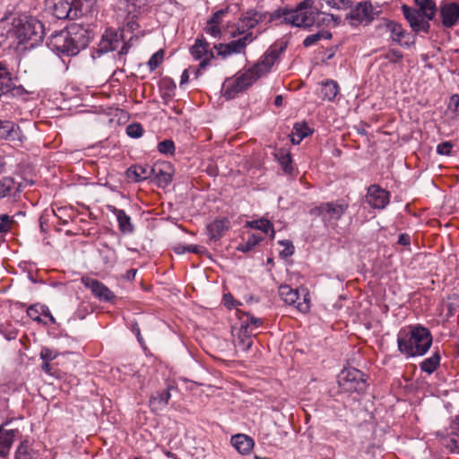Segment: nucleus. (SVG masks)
Returning a JSON list of instances; mask_svg holds the SVG:
<instances>
[{
	"instance_id": "1",
	"label": "nucleus",
	"mask_w": 459,
	"mask_h": 459,
	"mask_svg": "<svg viewBox=\"0 0 459 459\" xmlns=\"http://www.w3.org/2000/svg\"><path fill=\"white\" fill-rule=\"evenodd\" d=\"M43 38V24L32 16L8 13L0 18V44L34 48Z\"/></svg>"
},
{
	"instance_id": "2",
	"label": "nucleus",
	"mask_w": 459,
	"mask_h": 459,
	"mask_svg": "<svg viewBox=\"0 0 459 459\" xmlns=\"http://www.w3.org/2000/svg\"><path fill=\"white\" fill-rule=\"evenodd\" d=\"M432 336L430 332L422 326L410 327L399 333L397 344L399 351L407 357L421 356L430 348Z\"/></svg>"
},
{
	"instance_id": "3",
	"label": "nucleus",
	"mask_w": 459,
	"mask_h": 459,
	"mask_svg": "<svg viewBox=\"0 0 459 459\" xmlns=\"http://www.w3.org/2000/svg\"><path fill=\"white\" fill-rule=\"evenodd\" d=\"M84 30L73 26L53 33L48 39V46L55 51L67 56H75L81 48L87 46L84 39Z\"/></svg>"
},
{
	"instance_id": "4",
	"label": "nucleus",
	"mask_w": 459,
	"mask_h": 459,
	"mask_svg": "<svg viewBox=\"0 0 459 459\" xmlns=\"http://www.w3.org/2000/svg\"><path fill=\"white\" fill-rule=\"evenodd\" d=\"M310 0H304L295 9H278L273 12L271 19H280L281 22L296 27H310L320 24L321 13L308 10Z\"/></svg>"
},
{
	"instance_id": "5",
	"label": "nucleus",
	"mask_w": 459,
	"mask_h": 459,
	"mask_svg": "<svg viewBox=\"0 0 459 459\" xmlns=\"http://www.w3.org/2000/svg\"><path fill=\"white\" fill-rule=\"evenodd\" d=\"M414 1L420 9H412L403 4L402 6L403 13L415 32H427L429 29V22L434 18L436 13V4L432 0Z\"/></svg>"
},
{
	"instance_id": "6",
	"label": "nucleus",
	"mask_w": 459,
	"mask_h": 459,
	"mask_svg": "<svg viewBox=\"0 0 459 459\" xmlns=\"http://www.w3.org/2000/svg\"><path fill=\"white\" fill-rule=\"evenodd\" d=\"M349 204L344 200L322 203L311 210V214L321 218L326 227L333 229L338 226V221L347 212Z\"/></svg>"
},
{
	"instance_id": "7",
	"label": "nucleus",
	"mask_w": 459,
	"mask_h": 459,
	"mask_svg": "<svg viewBox=\"0 0 459 459\" xmlns=\"http://www.w3.org/2000/svg\"><path fill=\"white\" fill-rule=\"evenodd\" d=\"M339 386L347 393H362L367 388L364 374L354 368L343 369L339 375Z\"/></svg>"
},
{
	"instance_id": "8",
	"label": "nucleus",
	"mask_w": 459,
	"mask_h": 459,
	"mask_svg": "<svg viewBox=\"0 0 459 459\" xmlns=\"http://www.w3.org/2000/svg\"><path fill=\"white\" fill-rule=\"evenodd\" d=\"M279 295L286 304L295 306L302 313L307 312L310 308V300L306 289L299 290L289 285H281L279 288Z\"/></svg>"
},
{
	"instance_id": "9",
	"label": "nucleus",
	"mask_w": 459,
	"mask_h": 459,
	"mask_svg": "<svg viewBox=\"0 0 459 459\" xmlns=\"http://www.w3.org/2000/svg\"><path fill=\"white\" fill-rule=\"evenodd\" d=\"M285 48L286 45L283 43L272 45L263 55L260 61L250 68V71L257 76V79L266 74Z\"/></svg>"
},
{
	"instance_id": "10",
	"label": "nucleus",
	"mask_w": 459,
	"mask_h": 459,
	"mask_svg": "<svg viewBox=\"0 0 459 459\" xmlns=\"http://www.w3.org/2000/svg\"><path fill=\"white\" fill-rule=\"evenodd\" d=\"M257 80V76L248 69L234 81L227 82L224 86L223 96L228 99H234L239 92H242L251 86Z\"/></svg>"
},
{
	"instance_id": "11",
	"label": "nucleus",
	"mask_w": 459,
	"mask_h": 459,
	"mask_svg": "<svg viewBox=\"0 0 459 459\" xmlns=\"http://www.w3.org/2000/svg\"><path fill=\"white\" fill-rule=\"evenodd\" d=\"M256 37L257 35H254L253 32H247L238 39L232 40L227 44L214 45V48L217 49L218 55L223 57L231 54H239L243 52L246 47L252 43Z\"/></svg>"
},
{
	"instance_id": "12",
	"label": "nucleus",
	"mask_w": 459,
	"mask_h": 459,
	"mask_svg": "<svg viewBox=\"0 0 459 459\" xmlns=\"http://www.w3.org/2000/svg\"><path fill=\"white\" fill-rule=\"evenodd\" d=\"M350 9L347 18L351 20L352 25L369 23L374 19L373 6L370 2L361 1Z\"/></svg>"
},
{
	"instance_id": "13",
	"label": "nucleus",
	"mask_w": 459,
	"mask_h": 459,
	"mask_svg": "<svg viewBox=\"0 0 459 459\" xmlns=\"http://www.w3.org/2000/svg\"><path fill=\"white\" fill-rule=\"evenodd\" d=\"M255 333L249 330V325H240L239 327H233V344L237 351L246 352L253 345V336Z\"/></svg>"
},
{
	"instance_id": "14",
	"label": "nucleus",
	"mask_w": 459,
	"mask_h": 459,
	"mask_svg": "<svg viewBox=\"0 0 459 459\" xmlns=\"http://www.w3.org/2000/svg\"><path fill=\"white\" fill-rule=\"evenodd\" d=\"M190 51L195 59H202L197 74H199L200 70L205 68L210 61L214 58L213 52L210 49L209 44L204 37L196 39L195 45L191 48Z\"/></svg>"
},
{
	"instance_id": "15",
	"label": "nucleus",
	"mask_w": 459,
	"mask_h": 459,
	"mask_svg": "<svg viewBox=\"0 0 459 459\" xmlns=\"http://www.w3.org/2000/svg\"><path fill=\"white\" fill-rule=\"evenodd\" d=\"M366 202L373 208L384 209L389 203V193L377 185L368 187Z\"/></svg>"
},
{
	"instance_id": "16",
	"label": "nucleus",
	"mask_w": 459,
	"mask_h": 459,
	"mask_svg": "<svg viewBox=\"0 0 459 459\" xmlns=\"http://www.w3.org/2000/svg\"><path fill=\"white\" fill-rule=\"evenodd\" d=\"M82 282L86 288L91 290L95 297L100 300L110 301L115 298L113 292L102 282L96 279L82 277Z\"/></svg>"
},
{
	"instance_id": "17",
	"label": "nucleus",
	"mask_w": 459,
	"mask_h": 459,
	"mask_svg": "<svg viewBox=\"0 0 459 459\" xmlns=\"http://www.w3.org/2000/svg\"><path fill=\"white\" fill-rule=\"evenodd\" d=\"M442 24L446 28L454 27L459 21V4L447 3L440 6Z\"/></svg>"
},
{
	"instance_id": "18",
	"label": "nucleus",
	"mask_w": 459,
	"mask_h": 459,
	"mask_svg": "<svg viewBox=\"0 0 459 459\" xmlns=\"http://www.w3.org/2000/svg\"><path fill=\"white\" fill-rule=\"evenodd\" d=\"M262 20V14L254 12H247L237 23V30L234 36L242 35L249 32L254 29Z\"/></svg>"
},
{
	"instance_id": "19",
	"label": "nucleus",
	"mask_w": 459,
	"mask_h": 459,
	"mask_svg": "<svg viewBox=\"0 0 459 459\" xmlns=\"http://www.w3.org/2000/svg\"><path fill=\"white\" fill-rule=\"evenodd\" d=\"M17 429H7L4 425L0 426V459H5L18 434Z\"/></svg>"
},
{
	"instance_id": "20",
	"label": "nucleus",
	"mask_w": 459,
	"mask_h": 459,
	"mask_svg": "<svg viewBox=\"0 0 459 459\" xmlns=\"http://www.w3.org/2000/svg\"><path fill=\"white\" fill-rule=\"evenodd\" d=\"M230 221L227 218L216 219L206 227L210 241H218L230 228Z\"/></svg>"
},
{
	"instance_id": "21",
	"label": "nucleus",
	"mask_w": 459,
	"mask_h": 459,
	"mask_svg": "<svg viewBox=\"0 0 459 459\" xmlns=\"http://www.w3.org/2000/svg\"><path fill=\"white\" fill-rule=\"evenodd\" d=\"M0 138L22 142L24 135L20 127L10 121H0Z\"/></svg>"
},
{
	"instance_id": "22",
	"label": "nucleus",
	"mask_w": 459,
	"mask_h": 459,
	"mask_svg": "<svg viewBox=\"0 0 459 459\" xmlns=\"http://www.w3.org/2000/svg\"><path fill=\"white\" fill-rule=\"evenodd\" d=\"M126 176L135 182L143 181L152 178V167L148 165H134L127 169Z\"/></svg>"
},
{
	"instance_id": "23",
	"label": "nucleus",
	"mask_w": 459,
	"mask_h": 459,
	"mask_svg": "<svg viewBox=\"0 0 459 459\" xmlns=\"http://www.w3.org/2000/svg\"><path fill=\"white\" fill-rule=\"evenodd\" d=\"M231 444L242 455L249 454L254 447V440L245 434L233 436L231 437Z\"/></svg>"
},
{
	"instance_id": "24",
	"label": "nucleus",
	"mask_w": 459,
	"mask_h": 459,
	"mask_svg": "<svg viewBox=\"0 0 459 459\" xmlns=\"http://www.w3.org/2000/svg\"><path fill=\"white\" fill-rule=\"evenodd\" d=\"M168 164H155L152 167L151 179L156 180L159 186H167L171 181V174L166 170Z\"/></svg>"
},
{
	"instance_id": "25",
	"label": "nucleus",
	"mask_w": 459,
	"mask_h": 459,
	"mask_svg": "<svg viewBox=\"0 0 459 459\" xmlns=\"http://www.w3.org/2000/svg\"><path fill=\"white\" fill-rule=\"evenodd\" d=\"M113 213L116 215L119 230L124 234H131L134 231V225L132 224L131 218L124 210L113 207Z\"/></svg>"
},
{
	"instance_id": "26",
	"label": "nucleus",
	"mask_w": 459,
	"mask_h": 459,
	"mask_svg": "<svg viewBox=\"0 0 459 459\" xmlns=\"http://www.w3.org/2000/svg\"><path fill=\"white\" fill-rule=\"evenodd\" d=\"M170 386L162 392H157L150 399V405L153 411L162 410L169 403L170 394Z\"/></svg>"
},
{
	"instance_id": "27",
	"label": "nucleus",
	"mask_w": 459,
	"mask_h": 459,
	"mask_svg": "<svg viewBox=\"0 0 459 459\" xmlns=\"http://www.w3.org/2000/svg\"><path fill=\"white\" fill-rule=\"evenodd\" d=\"M386 29L389 30L391 38L393 41L396 42L397 44L403 46L406 45L408 46V42H403V39L406 36L405 30L403 29L402 25L399 23H396L393 21H389L386 22Z\"/></svg>"
},
{
	"instance_id": "28",
	"label": "nucleus",
	"mask_w": 459,
	"mask_h": 459,
	"mask_svg": "<svg viewBox=\"0 0 459 459\" xmlns=\"http://www.w3.org/2000/svg\"><path fill=\"white\" fill-rule=\"evenodd\" d=\"M310 134L311 130L305 123H296L290 134V141L293 144H299Z\"/></svg>"
},
{
	"instance_id": "29",
	"label": "nucleus",
	"mask_w": 459,
	"mask_h": 459,
	"mask_svg": "<svg viewBox=\"0 0 459 459\" xmlns=\"http://www.w3.org/2000/svg\"><path fill=\"white\" fill-rule=\"evenodd\" d=\"M339 92V86L336 82L333 80H327L322 82L321 85V95L324 100L329 101L333 100Z\"/></svg>"
},
{
	"instance_id": "30",
	"label": "nucleus",
	"mask_w": 459,
	"mask_h": 459,
	"mask_svg": "<svg viewBox=\"0 0 459 459\" xmlns=\"http://www.w3.org/2000/svg\"><path fill=\"white\" fill-rule=\"evenodd\" d=\"M247 226L249 228L259 230L264 233H268L269 231H271V238H274L275 232L273 230V226L268 220L260 219L256 221H247Z\"/></svg>"
},
{
	"instance_id": "31",
	"label": "nucleus",
	"mask_w": 459,
	"mask_h": 459,
	"mask_svg": "<svg viewBox=\"0 0 459 459\" xmlns=\"http://www.w3.org/2000/svg\"><path fill=\"white\" fill-rule=\"evenodd\" d=\"M439 355L437 353H434L431 357L425 359L420 363V368L423 371L431 374L437 369V366L439 365Z\"/></svg>"
},
{
	"instance_id": "32",
	"label": "nucleus",
	"mask_w": 459,
	"mask_h": 459,
	"mask_svg": "<svg viewBox=\"0 0 459 459\" xmlns=\"http://www.w3.org/2000/svg\"><path fill=\"white\" fill-rule=\"evenodd\" d=\"M332 38V34L327 30H322L315 34L308 35L303 41V45L306 48L313 46L316 44L322 39H330Z\"/></svg>"
},
{
	"instance_id": "33",
	"label": "nucleus",
	"mask_w": 459,
	"mask_h": 459,
	"mask_svg": "<svg viewBox=\"0 0 459 459\" xmlns=\"http://www.w3.org/2000/svg\"><path fill=\"white\" fill-rule=\"evenodd\" d=\"M0 86L4 91H11L13 82L10 73L6 67L0 63Z\"/></svg>"
},
{
	"instance_id": "34",
	"label": "nucleus",
	"mask_w": 459,
	"mask_h": 459,
	"mask_svg": "<svg viewBox=\"0 0 459 459\" xmlns=\"http://www.w3.org/2000/svg\"><path fill=\"white\" fill-rule=\"evenodd\" d=\"M263 240V238L258 235L252 234L249 236L248 239L240 244L237 249L243 253H247L252 250L259 242Z\"/></svg>"
},
{
	"instance_id": "35",
	"label": "nucleus",
	"mask_w": 459,
	"mask_h": 459,
	"mask_svg": "<svg viewBox=\"0 0 459 459\" xmlns=\"http://www.w3.org/2000/svg\"><path fill=\"white\" fill-rule=\"evenodd\" d=\"M14 186V180L11 177H4L0 180V199L6 197Z\"/></svg>"
},
{
	"instance_id": "36",
	"label": "nucleus",
	"mask_w": 459,
	"mask_h": 459,
	"mask_svg": "<svg viewBox=\"0 0 459 459\" xmlns=\"http://www.w3.org/2000/svg\"><path fill=\"white\" fill-rule=\"evenodd\" d=\"M280 165L281 166L283 171L287 174H290L292 170L291 167V158L290 153L281 152L276 155Z\"/></svg>"
},
{
	"instance_id": "37",
	"label": "nucleus",
	"mask_w": 459,
	"mask_h": 459,
	"mask_svg": "<svg viewBox=\"0 0 459 459\" xmlns=\"http://www.w3.org/2000/svg\"><path fill=\"white\" fill-rule=\"evenodd\" d=\"M164 56V51L159 50L154 53L147 63V65L151 71H154L162 62Z\"/></svg>"
},
{
	"instance_id": "38",
	"label": "nucleus",
	"mask_w": 459,
	"mask_h": 459,
	"mask_svg": "<svg viewBox=\"0 0 459 459\" xmlns=\"http://www.w3.org/2000/svg\"><path fill=\"white\" fill-rule=\"evenodd\" d=\"M327 5L336 10H347L351 8V0H325Z\"/></svg>"
},
{
	"instance_id": "39",
	"label": "nucleus",
	"mask_w": 459,
	"mask_h": 459,
	"mask_svg": "<svg viewBox=\"0 0 459 459\" xmlns=\"http://www.w3.org/2000/svg\"><path fill=\"white\" fill-rule=\"evenodd\" d=\"M158 151L163 154H173L175 145L172 140H164L158 144Z\"/></svg>"
},
{
	"instance_id": "40",
	"label": "nucleus",
	"mask_w": 459,
	"mask_h": 459,
	"mask_svg": "<svg viewBox=\"0 0 459 459\" xmlns=\"http://www.w3.org/2000/svg\"><path fill=\"white\" fill-rule=\"evenodd\" d=\"M41 308L42 306L40 305H32L30 307H28L27 314L32 320L37 322H42V319L40 317V316H42V314L40 313Z\"/></svg>"
},
{
	"instance_id": "41",
	"label": "nucleus",
	"mask_w": 459,
	"mask_h": 459,
	"mask_svg": "<svg viewBox=\"0 0 459 459\" xmlns=\"http://www.w3.org/2000/svg\"><path fill=\"white\" fill-rule=\"evenodd\" d=\"M16 459H30V448L27 441L20 444L16 451Z\"/></svg>"
},
{
	"instance_id": "42",
	"label": "nucleus",
	"mask_w": 459,
	"mask_h": 459,
	"mask_svg": "<svg viewBox=\"0 0 459 459\" xmlns=\"http://www.w3.org/2000/svg\"><path fill=\"white\" fill-rule=\"evenodd\" d=\"M126 134L132 138H138L143 134V127L140 124L127 126Z\"/></svg>"
},
{
	"instance_id": "43",
	"label": "nucleus",
	"mask_w": 459,
	"mask_h": 459,
	"mask_svg": "<svg viewBox=\"0 0 459 459\" xmlns=\"http://www.w3.org/2000/svg\"><path fill=\"white\" fill-rule=\"evenodd\" d=\"M279 244L284 247V249L281 251L280 255L283 257H288L293 255L294 246L290 240H281Z\"/></svg>"
},
{
	"instance_id": "44",
	"label": "nucleus",
	"mask_w": 459,
	"mask_h": 459,
	"mask_svg": "<svg viewBox=\"0 0 459 459\" xmlns=\"http://www.w3.org/2000/svg\"><path fill=\"white\" fill-rule=\"evenodd\" d=\"M453 148L451 142H443L437 146V152L440 155H449Z\"/></svg>"
},
{
	"instance_id": "45",
	"label": "nucleus",
	"mask_w": 459,
	"mask_h": 459,
	"mask_svg": "<svg viewBox=\"0 0 459 459\" xmlns=\"http://www.w3.org/2000/svg\"><path fill=\"white\" fill-rule=\"evenodd\" d=\"M456 422L458 425V429L452 435L447 443V446H450L452 449L459 450V417L456 418Z\"/></svg>"
},
{
	"instance_id": "46",
	"label": "nucleus",
	"mask_w": 459,
	"mask_h": 459,
	"mask_svg": "<svg viewBox=\"0 0 459 459\" xmlns=\"http://www.w3.org/2000/svg\"><path fill=\"white\" fill-rule=\"evenodd\" d=\"M448 108L456 116L459 115V95L454 94L451 96Z\"/></svg>"
},
{
	"instance_id": "47",
	"label": "nucleus",
	"mask_w": 459,
	"mask_h": 459,
	"mask_svg": "<svg viewBox=\"0 0 459 459\" xmlns=\"http://www.w3.org/2000/svg\"><path fill=\"white\" fill-rule=\"evenodd\" d=\"M247 324L249 325V330L253 332L255 328H257L262 324V321L260 318L247 316V320L243 321L241 325Z\"/></svg>"
},
{
	"instance_id": "48",
	"label": "nucleus",
	"mask_w": 459,
	"mask_h": 459,
	"mask_svg": "<svg viewBox=\"0 0 459 459\" xmlns=\"http://www.w3.org/2000/svg\"><path fill=\"white\" fill-rule=\"evenodd\" d=\"M385 58L390 62L396 63L402 60L403 55L400 51L392 49L386 53Z\"/></svg>"
},
{
	"instance_id": "49",
	"label": "nucleus",
	"mask_w": 459,
	"mask_h": 459,
	"mask_svg": "<svg viewBox=\"0 0 459 459\" xmlns=\"http://www.w3.org/2000/svg\"><path fill=\"white\" fill-rule=\"evenodd\" d=\"M40 357L44 360V362H49L50 360H53L54 359L56 358V353L51 351L50 349L44 348L40 352Z\"/></svg>"
},
{
	"instance_id": "50",
	"label": "nucleus",
	"mask_w": 459,
	"mask_h": 459,
	"mask_svg": "<svg viewBox=\"0 0 459 459\" xmlns=\"http://www.w3.org/2000/svg\"><path fill=\"white\" fill-rule=\"evenodd\" d=\"M205 30L208 34L212 35L214 38H218L221 35V30L219 28V25L215 23L208 22Z\"/></svg>"
},
{
	"instance_id": "51",
	"label": "nucleus",
	"mask_w": 459,
	"mask_h": 459,
	"mask_svg": "<svg viewBox=\"0 0 459 459\" xmlns=\"http://www.w3.org/2000/svg\"><path fill=\"white\" fill-rule=\"evenodd\" d=\"M101 44H102V48H105L106 50H114L116 48V47L113 46L112 41L109 40L108 35H104L102 37V43Z\"/></svg>"
},
{
	"instance_id": "52",
	"label": "nucleus",
	"mask_w": 459,
	"mask_h": 459,
	"mask_svg": "<svg viewBox=\"0 0 459 459\" xmlns=\"http://www.w3.org/2000/svg\"><path fill=\"white\" fill-rule=\"evenodd\" d=\"M187 252H192L195 254H202L205 251L204 247L197 245H188L186 246Z\"/></svg>"
},
{
	"instance_id": "53",
	"label": "nucleus",
	"mask_w": 459,
	"mask_h": 459,
	"mask_svg": "<svg viewBox=\"0 0 459 459\" xmlns=\"http://www.w3.org/2000/svg\"><path fill=\"white\" fill-rule=\"evenodd\" d=\"M40 313L42 314V316L48 317L49 319V321L51 322V324H55L56 323V319L52 316V314L50 313V311H49L48 307L42 306Z\"/></svg>"
},
{
	"instance_id": "54",
	"label": "nucleus",
	"mask_w": 459,
	"mask_h": 459,
	"mask_svg": "<svg viewBox=\"0 0 459 459\" xmlns=\"http://www.w3.org/2000/svg\"><path fill=\"white\" fill-rule=\"evenodd\" d=\"M42 370L50 376H56L53 366L48 361L42 364Z\"/></svg>"
},
{
	"instance_id": "55",
	"label": "nucleus",
	"mask_w": 459,
	"mask_h": 459,
	"mask_svg": "<svg viewBox=\"0 0 459 459\" xmlns=\"http://www.w3.org/2000/svg\"><path fill=\"white\" fill-rule=\"evenodd\" d=\"M224 14V11L223 10H221V11H218L216 12L213 16L209 20L208 22H211V23H215L217 25H219L220 23V19L221 17Z\"/></svg>"
},
{
	"instance_id": "56",
	"label": "nucleus",
	"mask_w": 459,
	"mask_h": 459,
	"mask_svg": "<svg viewBox=\"0 0 459 459\" xmlns=\"http://www.w3.org/2000/svg\"><path fill=\"white\" fill-rule=\"evenodd\" d=\"M188 79H189L188 70L186 69V70H184V72L182 73L181 77H180V86H183L184 84H186L188 82Z\"/></svg>"
},
{
	"instance_id": "57",
	"label": "nucleus",
	"mask_w": 459,
	"mask_h": 459,
	"mask_svg": "<svg viewBox=\"0 0 459 459\" xmlns=\"http://www.w3.org/2000/svg\"><path fill=\"white\" fill-rule=\"evenodd\" d=\"M174 251L176 254L182 255L185 252H187L186 246L178 245L174 247Z\"/></svg>"
},
{
	"instance_id": "58",
	"label": "nucleus",
	"mask_w": 459,
	"mask_h": 459,
	"mask_svg": "<svg viewBox=\"0 0 459 459\" xmlns=\"http://www.w3.org/2000/svg\"><path fill=\"white\" fill-rule=\"evenodd\" d=\"M137 271L135 269H130L126 273V279L131 281L134 280L136 275Z\"/></svg>"
},
{
	"instance_id": "59",
	"label": "nucleus",
	"mask_w": 459,
	"mask_h": 459,
	"mask_svg": "<svg viewBox=\"0 0 459 459\" xmlns=\"http://www.w3.org/2000/svg\"><path fill=\"white\" fill-rule=\"evenodd\" d=\"M399 244L406 246L410 244V238L406 235H401L399 238Z\"/></svg>"
},
{
	"instance_id": "60",
	"label": "nucleus",
	"mask_w": 459,
	"mask_h": 459,
	"mask_svg": "<svg viewBox=\"0 0 459 459\" xmlns=\"http://www.w3.org/2000/svg\"><path fill=\"white\" fill-rule=\"evenodd\" d=\"M0 220L1 222H4L10 225L13 223V221L7 214L1 215Z\"/></svg>"
},
{
	"instance_id": "61",
	"label": "nucleus",
	"mask_w": 459,
	"mask_h": 459,
	"mask_svg": "<svg viewBox=\"0 0 459 459\" xmlns=\"http://www.w3.org/2000/svg\"><path fill=\"white\" fill-rule=\"evenodd\" d=\"M11 225L0 221V233H5L10 230Z\"/></svg>"
},
{
	"instance_id": "62",
	"label": "nucleus",
	"mask_w": 459,
	"mask_h": 459,
	"mask_svg": "<svg viewBox=\"0 0 459 459\" xmlns=\"http://www.w3.org/2000/svg\"><path fill=\"white\" fill-rule=\"evenodd\" d=\"M233 299V297L230 294H225L223 296V300L225 305L230 306L231 300Z\"/></svg>"
},
{
	"instance_id": "63",
	"label": "nucleus",
	"mask_w": 459,
	"mask_h": 459,
	"mask_svg": "<svg viewBox=\"0 0 459 459\" xmlns=\"http://www.w3.org/2000/svg\"><path fill=\"white\" fill-rule=\"evenodd\" d=\"M5 167V161L4 157L0 156V175L4 172Z\"/></svg>"
},
{
	"instance_id": "64",
	"label": "nucleus",
	"mask_w": 459,
	"mask_h": 459,
	"mask_svg": "<svg viewBox=\"0 0 459 459\" xmlns=\"http://www.w3.org/2000/svg\"><path fill=\"white\" fill-rule=\"evenodd\" d=\"M282 103V97L281 95L277 96L274 100V104L276 106H281Z\"/></svg>"
}]
</instances>
